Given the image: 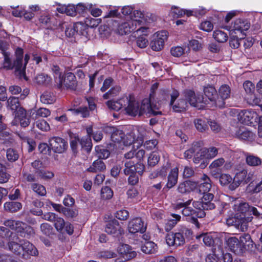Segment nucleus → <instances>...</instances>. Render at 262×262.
Returning a JSON list of instances; mask_svg holds the SVG:
<instances>
[{"mask_svg":"<svg viewBox=\"0 0 262 262\" xmlns=\"http://www.w3.org/2000/svg\"><path fill=\"white\" fill-rule=\"evenodd\" d=\"M22 175L27 182H37L39 179L38 172L29 169L26 166L23 168Z\"/></svg>","mask_w":262,"mask_h":262,"instance_id":"nucleus-28","label":"nucleus"},{"mask_svg":"<svg viewBox=\"0 0 262 262\" xmlns=\"http://www.w3.org/2000/svg\"><path fill=\"white\" fill-rule=\"evenodd\" d=\"M179 169L177 167L171 169L167 176V182L163 188V191H168L173 188L178 183Z\"/></svg>","mask_w":262,"mask_h":262,"instance_id":"nucleus-17","label":"nucleus"},{"mask_svg":"<svg viewBox=\"0 0 262 262\" xmlns=\"http://www.w3.org/2000/svg\"><path fill=\"white\" fill-rule=\"evenodd\" d=\"M39 23L41 27L48 30H54L56 27L60 25L54 17L47 13L40 15Z\"/></svg>","mask_w":262,"mask_h":262,"instance_id":"nucleus-13","label":"nucleus"},{"mask_svg":"<svg viewBox=\"0 0 262 262\" xmlns=\"http://www.w3.org/2000/svg\"><path fill=\"white\" fill-rule=\"evenodd\" d=\"M31 188L33 191L40 196H45L47 193L46 189L42 185L34 183L31 184Z\"/></svg>","mask_w":262,"mask_h":262,"instance_id":"nucleus-51","label":"nucleus"},{"mask_svg":"<svg viewBox=\"0 0 262 262\" xmlns=\"http://www.w3.org/2000/svg\"><path fill=\"white\" fill-rule=\"evenodd\" d=\"M113 194L112 189L108 186H105L101 189V196L102 199L110 200L113 197Z\"/></svg>","mask_w":262,"mask_h":262,"instance_id":"nucleus-57","label":"nucleus"},{"mask_svg":"<svg viewBox=\"0 0 262 262\" xmlns=\"http://www.w3.org/2000/svg\"><path fill=\"white\" fill-rule=\"evenodd\" d=\"M193 232L191 229L186 227H182L176 232H170L165 237L166 244L169 246H183L187 241H189L192 237Z\"/></svg>","mask_w":262,"mask_h":262,"instance_id":"nucleus-4","label":"nucleus"},{"mask_svg":"<svg viewBox=\"0 0 262 262\" xmlns=\"http://www.w3.org/2000/svg\"><path fill=\"white\" fill-rule=\"evenodd\" d=\"M18 242H23V255L25 254L31 256H37L38 252L36 248L30 242L25 239H19Z\"/></svg>","mask_w":262,"mask_h":262,"instance_id":"nucleus-29","label":"nucleus"},{"mask_svg":"<svg viewBox=\"0 0 262 262\" xmlns=\"http://www.w3.org/2000/svg\"><path fill=\"white\" fill-rule=\"evenodd\" d=\"M125 134L124 132L117 127L115 129V132H114L113 135L111 136V140L115 143H121L123 142L125 143L124 138Z\"/></svg>","mask_w":262,"mask_h":262,"instance_id":"nucleus-38","label":"nucleus"},{"mask_svg":"<svg viewBox=\"0 0 262 262\" xmlns=\"http://www.w3.org/2000/svg\"><path fill=\"white\" fill-rule=\"evenodd\" d=\"M106 105L109 108L118 111L121 108L125 107L126 103H125L124 98L123 97L116 101L110 100L107 101Z\"/></svg>","mask_w":262,"mask_h":262,"instance_id":"nucleus-36","label":"nucleus"},{"mask_svg":"<svg viewBox=\"0 0 262 262\" xmlns=\"http://www.w3.org/2000/svg\"><path fill=\"white\" fill-rule=\"evenodd\" d=\"M105 231L114 237H118L121 234L123 229L119 222L116 219H113L107 222L105 225Z\"/></svg>","mask_w":262,"mask_h":262,"instance_id":"nucleus-15","label":"nucleus"},{"mask_svg":"<svg viewBox=\"0 0 262 262\" xmlns=\"http://www.w3.org/2000/svg\"><path fill=\"white\" fill-rule=\"evenodd\" d=\"M119 252L124 259V261L129 260L137 255L136 251L133 250L132 247L127 244L122 245L119 247Z\"/></svg>","mask_w":262,"mask_h":262,"instance_id":"nucleus-26","label":"nucleus"},{"mask_svg":"<svg viewBox=\"0 0 262 262\" xmlns=\"http://www.w3.org/2000/svg\"><path fill=\"white\" fill-rule=\"evenodd\" d=\"M237 118L241 123L253 126L255 123L261 121L262 117H259L254 111L243 110L239 113Z\"/></svg>","mask_w":262,"mask_h":262,"instance_id":"nucleus-6","label":"nucleus"},{"mask_svg":"<svg viewBox=\"0 0 262 262\" xmlns=\"http://www.w3.org/2000/svg\"><path fill=\"white\" fill-rule=\"evenodd\" d=\"M80 145L81 149H83L87 153H90L93 146L92 140L90 137H82L80 140Z\"/></svg>","mask_w":262,"mask_h":262,"instance_id":"nucleus-37","label":"nucleus"},{"mask_svg":"<svg viewBox=\"0 0 262 262\" xmlns=\"http://www.w3.org/2000/svg\"><path fill=\"white\" fill-rule=\"evenodd\" d=\"M158 250V246L157 244L151 241H146L141 246V250L143 252L146 254H154Z\"/></svg>","mask_w":262,"mask_h":262,"instance_id":"nucleus-34","label":"nucleus"},{"mask_svg":"<svg viewBox=\"0 0 262 262\" xmlns=\"http://www.w3.org/2000/svg\"><path fill=\"white\" fill-rule=\"evenodd\" d=\"M24 53V50L20 47H17L15 51V62L17 65V69H19L20 73L22 72Z\"/></svg>","mask_w":262,"mask_h":262,"instance_id":"nucleus-39","label":"nucleus"},{"mask_svg":"<svg viewBox=\"0 0 262 262\" xmlns=\"http://www.w3.org/2000/svg\"><path fill=\"white\" fill-rule=\"evenodd\" d=\"M202 194L203 195L201 201L193 202V205L196 207L202 208L205 211L215 208V204L212 202L214 197V194L209 192L204 193Z\"/></svg>","mask_w":262,"mask_h":262,"instance_id":"nucleus-10","label":"nucleus"},{"mask_svg":"<svg viewBox=\"0 0 262 262\" xmlns=\"http://www.w3.org/2000/svg\"><path fill=\"white\" fill-rule=\"evenodd\" d=\"M219 175V182L222 186H228L229 189V185L233 182V179L229 174L217 173Z\"/></svg>","mask_w":262,"mask_h":262,"instance_id":"nucleus-44","label":"nucleus"},{"mask_svg":"<svg viewBox=\"0 0 262 262\" xmlns=\"http://www.w3.org/2000/svg\"><path fill=\"white\" fill-rule=\"evenodd\" d=\"M123 171L125 175L138 174L141 176L145 169V166L142 162L135 163L130 160L125 163Z\"/></svg>","mask_w":262,"mask_h":262,"instance_id":"nucleus-8","label":"nucleus"},{"mask_svg":"<svg viewBox=\"0 0 262 262\" xmlns=\"http://www.w3.org/2000/svg\"><path fill=\"white\" fill-rule=\"evenodd\" d=\"M204 93L206 97L213 104L219 107V101H220L219 96L217 91L214 86L208 85L204 89Z\"/></svg>","mask_w":262,"mask_h":262,"instance_id":"nucleus-21","label":"nucleus"},{"mask_svg":"<svg viewBox=\"0 0 262 262\" xmlns=\"http://www.w3.org/2000/svg\"><path fill=\"white\" fill-rule=\"evenodd\" d=\"M184 96L185 100L187 103L188 102L191 106L198 107L199 103L203 101V96H196L194 92L191 90H186L184 91Z\"/></svg>","mask_w":262,"mask_h":262,"instance_id":"nucleus-16","label":"nucleus"},{"mask_svg":"<svg viewBox=\"0 0 262 262\" xmlns=\"http://www.w3.org/2000/svg\"><path fill=\"white\" fill-rule=\"evenodd\" d=\"M106 166L105 163L100 159L95 160L92 164L86 170L88 172L96 173L101 172L105 170Z\"/></svg>","mask_w":262,"mask_h":262,"instance_id":"nucleus-33","label":"nucleus"},{"mask_svg":"<svg viewBox=\"0 0 262 262\" xmlns=\"http://www.w3.org/2000/svg\"><path fill=\"white\" fill-rule=\"evenodd\" d=\"M17 229L16 232L21 237L30 239L31 237L33 236L35 234L34 229L27 224L21 222L20 223H18Z\"/></svg>","mask_w":262,"mask_h":262,"instance_id":"nucleus-20","label":"nucleus"},{"mask_svg":"<svg viewBox=\"0 0 262 262\" xmlns=\"http://www.w3.org/2000/svg\"><path fill=\"white\" fill-rule=\"evenodd\" d=\"M201 147V142L200 141L193 142L191 146L184 153V157L185 159H190L196 153L198 150Z\"/></svg>","mask_w":262,"mask_h":262,"instance_id":"nucleus-35","label":"nucleus"},{"mask_svg":"<svg viewBox=\"0 0 262 262\" xmlns=\"http://www.w3.org/2000/svg\"><path fill=\"white\" fill-rule=\"evenodd\" d=\"M6 157L10 162H14L18 159L19 156L16 150L9 148L7 150Z\"/></svg>","mask_w":262,"mask_h":262,"instance_id":"nucleus-60","label":"nucleus"},{"mask_svg":"<svg viewBox=\"0 0 262 262\" xmlns=\"http://www.w3.org/2000/svg\"><path fill=\"white\" fill-rule=\"evenodd\" d=\"M194 123L196 129L201 132L205 131L208 128V125L206 121L201 119H195Z\"/></svg>","mask_w":262,"mask_h":262,"instance_id":"nucleus-54","label":"nucleus"},{"mask_svg":"<svg viewBox=\"0 0 262 262\" xmlns=\"http://www.w3.org/2000/svg\"><path fill=\"white\" fill-rule=\"evenodd\" d=\"M142 21L139 19H133L127 22H124L118 27V32L121 35L128 34L132 32H135L137 26H140Z\"/></svg>","mask_w":262,"mask_h":262,"instance_id":"nucleus-11","label":"nucleus"},{"mask_svg":"<svg viewBox=\"0 0 262 262\" xmlns=\"http://www.w3.org/2000/svg\"><path fill=\"white\" fill-rule=\"evenodd\" d=\"M229 250L237 255H242L241 239L235 236L230 237L226 241Z\"/></svg>","mask_w":262,"mask_h":262,"instance_id":"nucleus-19","label":"nucleus"},{"mask_svg":"<svg viewBox=\"0 0 262 262\" xmlns=\"http://www.w3.org/2000/svg\"><path fill=\"white\" fill-rule=\"evenodd\" d=\"M64 76L55 84V87L59 90L62 89L75 91L78 86L76 77L74 73L64 72Z\"/></svg>","mask_w":262,"mask_h":262,"instance_id":"nucleus-5","label":"nucleus"},{"mask_svg":"<svg viewBox=\"0 0 262 262\" xmlns=\"http://www.w3.org/2000/svg\"><path fill=\"white\" fill-rule=\"evenodd\" d=\"M15 119L19 122L22 127H26L30 123V117L27 115L26 110L23 107H20L15 114Z\"/></svg>","mask_w":262,"mask_h":262,"instance_id":"nucleus-22","label":"nucleus"},{"mask_svg":"<svg viewBox=\"0 0 262 262\" xmlns=\"http://www.w3.org/2000/svg\"><path fill=\"white\" fill-rule=\"evenodd\" d=\"M35 125L41 131L46 132L50 129L49 123L44 119H39L36 121Z\"/></svg>","mask_w":262,"mask_h":262,"instance_id":"nucleus-63","label":"nucleus"},{"mask_svg":"<svg viewBox=\"0 0 262 262\" xmlns=\"http://www.w3.org/2000/svg\"><path fill=\"white\" fill-rule=\"evenodd\" d=\"M11 175L8 172L7 167L0 163V184L8 182Z\"/></svg>","mask_w":262,"mask_h":262,"instance_id":"nucleus-46","label":"nucleus"},{"mask_svg":"<svg viewBox=\"0 0 262 262\" xmlns=\"http://www.w3.org/2000/svg\"><path fill=\"white\" fill-rule=\"evenodd\" d=\"M62 27H66L65 34L68 37H73L76 33L75 23L72 25H67L65 23L62 24Z\"/></svg>","mask_w":262,"mask_h":262,"instance_id":"nucleus-56","label":"nucleus"},{"mask_svg":"<svg viewBox=\"0 0 262 262\" xmlns=\"http://www.w3.org/2000/svg\"><path fill=\"white\" fill-rule=\"evenodd\" d=\"M51 77L43 73L38 74L35 78L37 84L44 85L49 84L51 82Z\"/></svg>","mask_w":262,"mask_h":262,"instance_id":"nucleus-48","label":"nucleus"},{"mask_svg":"<svg viewBox=\"0 0 262 262\" xmlns=\"http://www.w3.org/2000/svg\"><path fill=\"white\" fill-rule=\"evenodd\" d=\"M128 229L129 233L135 234L138 232L143 233L146 230V226L144 225V222L139 217L132 219L128 223Z\"/></svg>","mask_w":262,"mask_h":262,"instance_id":"nucleus-14","label":"nucleus"},{"mask_svg":"<svg viewBox=\"0 0 262 262\" xmlns=\"http://www.w3.org/2000/svg\"><path fill=\"white\" fill-rule=\"evenodd\" d=\"M233 181L229 185V190H235L242 183L247 184L250 181L249 176H247V170L243 169L236 173L233 178Z\"/></svg>","mask_w":262,"mask_h":262,"instance_id":"nucleus-12","label":"nucleus"},{"mask_svg":"<svg viewBox=\"0 0 262 262\" xmlns=\"http://www.w3.org/2000/svg\"><path fill=\"white\" fill-rule=\"evenodd\" d=\"M70 111H73L77 115L80 114L83 118L88 117L90 115V112L86 106H80L77 108L70 109Z\"/></svg>","mask_w":262,"mask_h":262,"instance_id":"nucleus-59","label":"nucleus"},{"mask_svg":"<svg viewBox=\"0 0 262 262\" xmlns=\"http://www.w3.org/2000/svg\"><path fill=\"white\" fill-rule=\"evenodd\" d=\"M53 222H54L55 229L59 232H62L64 229L66 223L64 220L57 215L56 219Z\"/></svg>","mask_w":262,"mask_h":262,"instance_id":"nucleus-62","label":"nucleus"},{"mask_svg":"<svg viewBox=\"0 0 262 262\" xmlns=\"http://www.w3.org/2000/svg\"><path fill=\"white\" fill-rule=\"evenodd\" d=\"M97 152V157L100 159H106L110 156V151L109 150L105 148L104 147L96 146L95 147Z\"/></svg>","mask_w":262,"mask_h":262,"instance_id":"nucleus-52","label":"nucleus"},{"mask_svg":"<svg viewBox=\"0 0 262 262\" xmlns=\"http://www.w3.org/2000/svg\"><path fill=\"white\" fill-rule=\"evenodd\" d=\"M250 27V24L247 20L239 18L234 21L233 28L234 31L239 32L242 34V37L241 38H244V36H246L244 31L248 30Z\"/></svg>","mask_w":262,"mask_h":262,"instance_id":"nucleus-23","label":"nucleus"},{"mask_svg":"<svg viewBox=\"0 0 262 262\" xmlns=\"http://www.w3.org/2000/svg\"><path fill=\"white\" fill-rule=\"evenodd\" d=\"M201 179L204 181L198 186V190L201 194L208 192L211 187V180L206 174H203Z\"/></svg>","mask_w":262,"mask_h":262,"instance_id":"nucleus-32","label":"nucleus"},{"mask_svg":"<svg viewBox=\"0 0 262 262\" xmlns=\"http://www.w3.org/2000/svg\"><path fill=\"white\" fill-rule=\"evenodd\" d=\"M168 32L165 30L158 31L151 41L150 46L155 51H159L163 48L165 41L167 40Z\"/></svg>","mask_w":262,"mask_h":262,"instance_id":"nucleus-7","label":"nucleus"},{"mask_svg":"<svg viewBox=\"0 0 262 262\" xmlns=\"http://www.w3.org/2000/svg\"><path fill=\"white\" fill-rule=\"evenodd\" d=\"M5 210L10 212H15L20 210L22 207V205L18 202H8L4 205Z\"/></svg>","mask_w":262,"mask_h":262,"instance_id":"nucleus-41","label":"nucleus"},{"mask_svg":"<svg viewBox=\"0 0 262 262\" xmlns=\"http://www.w3.org/2000/svg\"><path fill=\"white\" fill-rule=\"evenodd\" d=\"M23 242L17 243L11 241L8 243L9 250L17 255H20L23 251Z\"/></svg>","mask_w":262,"mask_h":262,"instance_id":"nucleus-40","label":"nucleus"},{"mask_svg":"<svg viewBox=\"0 0 262 262\" xmlns=\"http://www.w3.org/2000/svg\"><path fill=\"white\" fill-rule=\"evenodd\" d=\"M20 104L18 98L10 97L7 100V107L12 111H14L15 114L19 110Z\"/></svg>","mask_w":262,"mask_h":262,"instance_id":"nucleus-43","label":"nucleus"},{"mask_svg":"<svg viewBox=\"0 0 262 262\" xmlns=\"http://www.w3.org/2000/svg\"><path fill=\"white\" fill-rule=\"evenodd\" d=\"M187 107V103L184 99H179L177 103L172 106L173 111L177 113L185 112Z\"/></svg>","mask_w":262,"mask_h":262,"instance_id":"nucleus-42","label":"nucleus"},{"mask_svg":"<svg viewBox=\"0 0 262 262\" xmlns=\"http://www.w3.org/2000/svg\"><path fill=\"white\" fill-rule=\"evenodd\" d=\"M236 138L242 141H252L254 139L255 135L244 127H239L235 132Z\"/></svg>","mask_w":262,"mask_h":262,"instance_id":"nucleus-25","label":"nucleus"},{"mask_svg":"<svg viewBox=\"0 0 262 262\" xmlns=\"http://www.w3.org/2000/svg\"><path fill=\"white\" fill-rule=\"evenodd\" d=\"M206 148H199L196 151L193 159V161L195 164H200V167L201 168H205L208 164V160L207 157V152Z\"/></svg>","mask_w":262,"mask_h":262,"instance_id":"nucleus-18","label":"nucleus"},{"mask_svg":"<svg viewBox=\"0 0 262 262\" xmlns=\"http://www.w3.org/2000/svg\"><path fill=\"white\" fill-rule=\"evenodd\" d=\"M160 160V156L157 152H152L150 154L147 160L148 165L150 166H155Z\"/></svg>","mask_w":262,"mask_h":262,"instance_id":"nucleus-61","label":"nucleus"},{"mask_svg":"<svg viewBox=\"0 0 262 262\" xmlns=\"http://www.w3.org/2000/svg\"><path fill=\"white\" fill-rule=\"evenodd\" d=\"M55 96L51 92H44L40 96V101L44 104H52L55 102Z\"/></svg>","mask_w":262,"mask_h":262,"instance_id":"nucleus-47","label":"nucleus"},{"mask_svg":"<svg viewBox=\"0 0 262 262\" xmlns=\"http://www.w3.org/2000/svg\"><path fill=\"white\" fill-rule=\"evenodd\" d=\"M11 139V134L9 130H7L6 128L0 131V141H1L2 143L6 144L9 142Z\"/></svg>","mask_w":262,"mask_h":262,"instance_id":"nucleus-53","label":"nucleus"},{"mask_svg":"<svg viewBox=\"0 0 262 262\" xmlns=\"http://www.w3.org/2000/svg\"><path fill=\"white\" fill-rule=\"evenodd\" d=\"M213 37L216 41L221 43L226 42L228 38L227 33L220 30L214 31Z\"/></svg>","mask_w":262,"mask_h":262,"instance_id":"nucleus-45","label":"nucleus"},{"mask_svg":"<svg viewBox=\"0 0 262 262\" xmlns=\"http://www.w3.org/2000/svg\"><path fill=\"white\" fill-rule=\"evenodd\" d=\"M4 56L3 68L7 70H11L15 69V72H19L21 74L19 69H17V65L15 64V60L12 62L10 58V53L9 52H4L2 54Z\"/></svg>","mask_w":262,"mask_h":262,"instance_id":"nucleus-30","label":"nucleus"},{"mask_svg":"<svg viewBox=\"0 0 262 262\" xmlns=\"http://www.w3.org/2000/svg\"><path fill=\"white\" fill-rule=\"evenodd\" d=\"M126 106L125 107L126 113L132 116H141L144 114L148 117L162 115V112L157 111L158 110L156 104L151 103L150 99H144L141 103L135 100L133 97H124Z\"/></svg>","mask_w":262,"mask_h":262,"instance_id":"nucleus-1","label":"nucleus"},{"mask_svg":"<svg viewBox=\"0 0 262 262\" xmlns=\"http://www.w3.org/2000/svg\"><path fill=\"white\" fill-rule=\"evenodd\" d=\"M48 142L51 149L55 153L62 154L67 150L68 147V142L61 137H51L49 139Z\"/></svg>","mask_w":262,"mask_h":262,"instance_id":"nucleus-9","label":"nucleus"},{"mask_svg":"<svg viewBox=\"0 0 262 262\" xmlns=\"http://www.w3.org/2000/svg\"><path fill=\"white\" fill-rule=\"evenodd\" d=\"M242 249V254L246 251H252L254 243L248 233H243L240 236Z\"/></svg>","mask_w":262,"mask_h":262,"instance_id":"nucleus-24","label":"nucleus"},{"mask_svg":"<svg viewBox=\"0 0 262 262\" xmlns=\"http://www.w3.org/2000/svg\"><path fill=\"white\" fill-rule=\"evenodd\" d=\"M231 89L230 86L227 84L222 85L219 90V96L220 101H219V107H224L225 103V100L229 98L230 96Z\"/></svg>","mask_w":262,"mask_h":262,"instance_id":"nucleus-27","label":"nucleus"},{"mask_svg":"<svg viewBox=\"0 0 262 262\" xmlns=\"http://www.w3.org/2000/svg\"><path fill=\"white\" fill-rule=\"evenodd\" d=\"M75 27L76 33L83 36H86L88 34V28L83 23L77 22L75 23Z\"/></svg>","mask_w":262,"mask_h":262,"instance_id":"nucleus-58","label":"nucleus"},{"mask_svg":"<svg viewBox=\"0 0 262 262\" xmlns=\"http://www.w3.org/2000/svg\"><path fill=\"white\" fill-rule=\"evenodd\" d=\"M250 206L247 203H241L236 208L234 216L227 219V224L234 226L243 231L247 229L248 223L253 219L252 216H249Z\"/></svg>","mask_w":262,"mask_h":262,"instance_id":"nucleus-2","label":"nucleus"},{"mask_svg":"<svg viewBox=\"0 0 262 262\" xmlns=\"http://www.w3.org/2000/svg\"><path fill=\"white\" fill-rule=\"evenodd\" d=\"M39 178L43 180H49L54 177L53 172L41 169L38 171Z\"/></svg>","mask_w":262,"mask_h":262,"instance_id":"nucleus-55","label":"nucleus"},{"mask_svg":"<svg viewBox=\"0 0 262 262\" xmlns=\"http://www.w3.org/2000/svg\"><path fill=\"white\" fill-rule=\"evenodd\" d=\"M243 87L248 96L254 94L255 85L251 81L249 80L246 81L243 83Z\"/></svg>","mask_w":262,"mask_h":262,"instance_id":"nucleus-64","label":"nucleus"},{"mask_svg":"<svg viewBox=\"0 0 262 262\" xmlns=\"http://www.w3.org/2000/svg\"><path fill=\"white\" fill-rule=\"evenodd\" d=\"M51 70L53 72V75L55 84L60 80L64 74V72L63 73L60 67L57 65H53L51 67Z\"/></svg>","mask_w":262,"mask_h":262,"instance_id":"nucleus-49","label":"nucleus"},{"mask_svg":"<svg viewBox=\"0 0 262 262\" xmlns=\"http://www.w3.org/2000/svg\"><path fill=\"white\" fill-rule=\"evenodd\" d=\"M121 91V87L119 85H115L106 93L103 94L104 99H108L118 95Z\"/></svg>","mask_w":262,"mask_h":262,"instance_id":"nucleus-50","label":"nucleus"},{"mask_svg":"<svg viewBox=\"0 0 262 262\" xmlns=\"http://www.w3.org/2000/svg\"><path fill=\"white\" fill-rule=\"evenodd\" d=\"M195 187L196 184L194 182L186 180L179 184L177 190L180 193H185L193 190Z\"/></svg>","mask_w":262,"mask_h":262,"instance_id":"nucleus-31","label":"nucleus"},{"mask_svg":"<svg viewBox=\"0 0 262 262\" xmlns=\"http://www.w3.org/2000/svg\"><path fill=\"white\" fill-rule=\"evenodd\" d=\"M191 201V200H188L186 202L178 203L174 208L176 209L183 208L181 212L186 217V221L193 224L196 228L199 229L201 224L198 221V218L204 217L206 216V212L202 208L196 207L193 204L194 209L189 207Z\"/></svg>","mask_w":262,"mask_h":262,"instance_id":"nucleus-3","label":"nucleus"}]
</instances>
